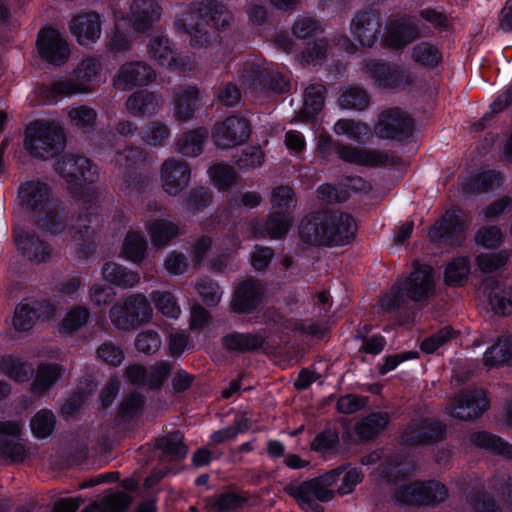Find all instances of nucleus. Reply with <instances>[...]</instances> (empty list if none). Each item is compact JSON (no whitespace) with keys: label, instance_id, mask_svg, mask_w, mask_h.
Here are the masks:
<instances>
[{"label":"nucleus","instance_id":"35","mask_svg":"<svg viewBox=\"0 0 512 512\" xmlns=\"http://www.w3.org/2000/svg\"><path fill=\"white\" fill-rule=\"evenodd\" d=\"M488 303L494 314L509 316L512 314V286L493 281L488 288Z\"/></svg>","mask_w":512,"mask_h":512},{"label":"nucleus","instance_id":"54","mask_svg":"<svg viewBox=\"0 0 512 512\" xmlns=\"http://www.w3.org/2000/svg\"><path fill=\"white\" fill-rule=\"evenodd\" d=\"M370 98L367 92L357 86L347 88L340 95L338 104L341 109L362 111L369 105Z\"/></svg>","mask_w":512,"mask_h":512},{"label":"nucleus","instance_id":"7","mask_svg":"<svg viewBox=\"0 0 512 512\" xmlns=\"http://www.w3.org/2000/svg\"><path fill=\"white\" fill-rule=\"evenodd\" d=\"M97 199L98 194L93 189L89 205L83 207L69 229L79 258H87L95 250L94 237L100 222Z\"/></svg>","mask_w":512,"mask_h":512},{"label":"nucleus","instance_id":"8","mask_svg":"<svg viewBox=\"0 0 512 512\" xmlns=\"http://www.w3.org/2000/svg\"><path fill=\"white\" fill-rule=\"evenodd\" d=\"M342 471L343 467H337L320 477L301 483H290L285 486L284 491L293 497L300 507L315 502H329L334 498V492L330 487L336 482Z\"/></svg>","mask_w":512,"mask_h":512},{"label":"nucleus","instance_id":"4","mask_svg":"<svg viewBox=\"0 0 512 512\" xmlns=\"http://www.w3.org/2000/svg\"><path fill=\"white\" fill-rule=\"evenodd\" d=\"M64 142L63 131L54 121L39 119L26 127L24 146L35 158H53L62 151Z\"/></svg>","mask_w":512,"mask_h":512},{"label":"nucleus","instance_id":"56","mask_svg":"<svg viewBox=\"0 0 512 512\" xmlns=\"http://www.w3.org/2000/svg\"><path fill=\"white\" fill-rule=\"evenodd\" d=\"M510 256L511 254L507 250H500L494 253H481L476 258V264L482 273L490 274L504 268Z\"/></svg>","mask_w":512,"mask_h":512},{"label":"nucleus","instance_id":"19","mask_svg":"<svg viewBox=\"0 0 512 512\" xmlns=\"http://www.w3.org/2000/svg\"><path fill=\"white\" fill-rule=\"evenodd\" d=\"M363 70L378 86L383 88H394L413 82L412 75L405 72L400 66L390 65L378 59L365 60Z\"/></svg>","mask_w":512,"mask_h":512},{"label":"nucleus","instance_id":"32","mask_svg":"<svg viewBox=\"0 0 512 512\" xmlns=\"http://www.w3.org/2000/svg\"><path fill=\"white\" fill-rule=\"evenodd\" d=\"M418 37V27L410 18L393 20L385 36L386 44L393 49H401Z\"/></svg>","mask_w":512,"mask_h":512},{"label":"nucleus","instance_id":"9","mask_svg":"<svg viewBox=\"0 0 512 512\" xmlns=\"http://www.w3.org/2000/svg\"><path fill=\"white\" fill-rule=\"evenodd\" d=\"M447 497L446 486L435 481L402 485L395 493L396 501L401 504L436 505L445 501Z\"/></svg>","mask_w":512,"mask_h":512},{"label":"nucleus","instance_id":"2","mask_svg":"<svg viewBox=\"0 0 512 512\" xmlns=\"http://www.w3.org/2000/svg\"><path fill=\"white\" fill-rule=\"evenodd\" d=\"M19 199L23 206L33 213L36 224L41 229L59 234L65 229L62 210L51 198L49 186L41 181L32 180L19 188Z\"/></svg>","mask_w":512,"mask_h":512},{"label":"nucleus","instance_id":"11","mask_svg":"<svg viewBox=\"0 0 512 512\" xmlns=\"http://www.w3.org/2000/svg\"><path fill=\"white\" fill-rule=\"evenodd\" d=\"M190 8L191 3L179 6L174 16V28L188 37L192 48H207L213 42L214 35L204 27V21L197 19L196 13Z\"/></svg>","mask_w":512,"mask_h":512},{"label":"nucleus","instance_id":"37","mask_svg":"<svg viewBox=\"0 0 512 512\" xmlns=\"http://www.w3.org/2000/svg\"><path fill=\"white\" fill-rule=\"evenodd\" d=\"M223 347L234 353H246L263 346L265 338L258 333L232 332L222 337Z\"/></svg>","mask_w":512,"mask_h":512},{"label":"nucleus","instance_id":"52","mask_svg":"<svg viewBox=\"0 0 512 512\" xmlns=\"http://www.w3.org/2000/svg\"><path fill=\"white\" fill-rule=\"evenodd\" d=\"M413 464L406 458L396 455L385 463L380 474L389 482L398 481L413 471Z\"/></svg>","mask_w":512,"mask_h":512},{"label":"nucleus","instance_id":"31","mask_svg":"<svg viewBox=\"0 0 512 512\" xmlns=\"http://www.w3.org/2000/svg\"><path fill=\"white\" fill-rule=\"evenodd\" d=\"M264 289L260 282L248 279L239 284L232 300V309L238 313H249L262 301Z\"/></svg>","mask_w":512,"mask_h":512},{"label":"nucleus","instance_id":"36","mask_svg":"<svg viewBox=\"0 0 512 512\" xmlns=\"http://www.w3.org/2000/svg\"><path fill=\"white\" fill-rule=\"evenodd\" d=\"M89 91L88 86L77 78H61L42 88L43 95L50 102Z\"/></svg>","mask_w":512,"mask_h":512},{"label":"nucleus","instance_id":"13","mask_svg":"<svg viewBox=\"0 0 512 512\" xmlns=\"http://www.w3.org/2000/svg\"><path fill=\"white\" fill-rule=\"evenodd\" d=\"M466 228L464 212L460 208H452L430 228L429 237L451 247L459 246L465 238Z\"/></svg>","mask_w":512,"mask_h":512},{"label":"nucleus","instance_id":"38","mask_svg":"<svg viewBox=\"0 0 512 512\" xmlns=\"http://www.w3.org/2000/svg\"><path fill=\"white\" fill-rule=\"evenodd\" d=\"M172 137V130L168 123L156 119L148 122L141 131L143 144L150 148H162L168 145Z\"/></svg>","mask_w":512,"mask_h":512},{"label":"nucleus","instance_id":"3","mask_svg":"<svg viewBox=\"0 0 512 512\" xmlns=\"http://www.w3.org/2000/svg\"><path fill=\"white\" fill-rule=\"evenodd\" d=\"M434 288L432 268L428 265L418 266L407 279L384 296L382 306L393 310L404 305L405 298L414 302L423 301L433 294Z\"/></svg>","mask_w":512,"mask_h":512},{"label":"nucleus","instance_id":"30","mask_svg":"<svg viewBox=\"0 0 512 512\" xmlns=\"http://www.w3.org/2000/svg\"><path fill=\"white\" fill-rule=\"evenodd\" d=\"M161 6L156 0H134L130 6L129 20L136 32L151 29L160 20Z\"/></svg>","mask_w":512,"mask_h":512},{"label":"nucleus","instance_id":"18","mask_svg":"<svg viewBox=\"0 0 512 512\" xmlns=\"http://www.w3.org/2000/svg\"><path fill=\"white\" fill-rule=\"evenodd\" d=\"M383 20L375 9L360 10L350 22L352 36L364 47H373L382 31Z\"/></svg>","mask_w":512,"mask_h":512},{"label":"nucleus","instance_id":"45","mask_svg":"<svg viewBox=\"0 0 512 512\" xmlns=\"http://www.w3.org/2000/svg\"><path fill=\"white\" fill-rule=\"evenodd\" d=\"M333 131L338 136H346L357 143L366 142L372 135L368 124L353 119H339L333 126Z\"/></svg>","mask_w":512,"mask_h":512},{"label":"nucleus","instance_id":"55","mask_svg":"<svg viewBox=\"0 0 512 512\" xmlns=\"http://www.w3.org/2000/svg\"><path fill=\"white\" fill-rule=\"evenodd\" d=\"M89 319V309L85 306L76 305L66 313L61 321L60 331L66 334H73L83 328L89 322Z\"/></svg>","mask_w":512,"mask_h":512},{"label":"nucleus","instance_id":"62","mask_svg":"<svg viewBox=\"0 0 512 512\" xmlns=\"http://www.w3.org/2000/svg\"><path fill=\"white\" fill-rule=\"evenodd\" d=\"M209 174L214 185L219 190H227L236 182L237 174L234 169L228 165L215 164L210 168Z\"/></svg>","mask_w":512,"mask_h":512},{"label":"nucleus","instance_id":"22","mask_svg":"<svg viewBox=\"0 0 512 512\" xmlns=\"http://www.w3.org/2000/svg\"><path fill=\"white\" fill-rule=\"evenodd\" d=\"M445 436V426L439 422L413 420L401 434V440L408 446L429 444Z\"/></svg>","mask_w":512,"mask_h":512},{"label":"nucleus","instance_id":"59","mask_svg":"<svg viewBox=\"0 0 512 512\" xmlns=\"http://www.w3.org/2000/svg\"><path fill=\"white\" fill-rule=\"evenodd\" d=\"M441 53L436 46L428 42H421L414 46L412 59L425 67H435L441 60Z\"/></svg>","mask_w":512,"mask_h":512},{"label":"nucleus","instance_id":"63","mask_svg":"<svg viewBox=\"0 0 512 512\" xmlns=\"http://www.w3.org/2000/svg\"><path fill=\"white\" fill-rule=\"evenodd\" d=\"M470 512H502L501 507L485 492H475L467 498Z\"/></svg>","mask_w":512,"mask_h":512},{"label":"nucleus","instance_id":"60","mask_svg":"<svg viewBox=\"0 0 512 512\" xmlns=\"http://www.w3.org/2000/svg\"><path fill=\"white\" fill-rule=\"evenodd\" d=\"M36 311L29 300L21 302L15 309L13 325L18 331H28L38 319Z\"/></svg>","mask_w":512,"mask_h":512},{"label":"nucleus","instance_id":"39","mask_svg":"<svg viewBox=\"0 0 512 512\" xmlns=\"http://www.w3.org/2000/svg\"><path fill=\"white\" fill-rule=\"evenodd\" d=\"M208 135V130L204 127L184 132L176 143L177 152L188 157L198 156L203 151Z\"/></svg>","mask_w":512,"mask_h":512},{"label":"nucleus","instance_id":"41","mask_svg":"<svg viewBox=\"0 0 512 512\" xmlns=\"http://www.w3.org/2000/svg\"><path fill=\"white\" fill-rule=\"evenodd\" d=\"M502 182L503 178L499 171H483L471 177L463 185V192L467 195L474 193H486L499 188Z\"/></svg>","mask_w":512,"mask_h":512},{"label":"nucleus","instance_id":"16","mask_svg":"<svg viewBox=\"0 0 512 512\" xmlns=\"http://www.w3.org/2000/svg\"><path fill=\"white\" fill-rule=\"evenodd\" d=\"M157 78L155 69L144 61H128L123 63L113 78V85L119 90H131L145 87Z\"/></svg>","mask_w":512,"mask_h":512},{"label":"nucleus","instance_id":"24","mask_svg":"<svg viewBox=\"0 0 512 512\" xmlns=\"http://www.w3.org/2000/svg\"><path fill=\"white\" fill-rule=\"evenodd\" d=\"M200 90L196 85H176L172 88L173 118L188 122L195 116Z\"/></svg>","mask_w":512,"mask_h":512},{"label":"nucleus","instance_id":"15","mask_svg":"<svg viewBox=\"0 0 512 512\" xmlns=\"http://www.w3.org/2000/svg\"><path fill=\"white\" fill-rule=\"evenodd\" d=\"M251 134L249 121L240 116H230L215 123L212 138L215 145L222 149L233 148L248 140Z\"/></svg>","mask_w":512,"mask_h":512},{"label":"nucleus","instance_id":"1","mask_svg":"<svg viewBox=\"0 0 512 512\" xmlns=\"http://www.w3.org/2000/svg\"><path fill=\"white\" fill-rule=\"evenodd\" d=\"M356 233L354 218L344 212L324 210L305 217L299 226V236L314 246H344Z\"/></svg>","mask_w":512,"mask_h":512},{"label":"nucleus","instance_id":"57","mask_svg":"<svg viewBox=\"0 0 512 512\" xmlns=\"http://www.w3.org/2000/svg\"><path fill=\"white\" fill-rule=\"evenodd\" d=\"M470 262L467 257H457L445 269V282L451 286H460L468 278Z\"/></svg>","mask_w":512,"mask_h":512},{"label":"nucleus","instance_id":"21","mask_svg":"<svg viewBox=\"0 0 512 512\" xmlns=\"http://www.w3.org/2000/svg\"><path fill=\"white\" fill-rule=\"evenodd\" d=\"M192 11L199 20L211 25L216 30H226L234 21L231 11L218 0H198L191 2Z\"/></svg>","mask_w":512,"mask_h":512},{"label":"nucleus","instance_id":"27","mask_svg":"<svg viewBox=\"0 0 512 512\" xmlns=\"http://www.w3.org/2000/svg\"><path fill=\"white\" fill-rule=\"evenodd\" d=\"M70 31L81 46L91 47L101 36V16L96 12L79 14L72 19Z\"/></svg>","mask_w":512,"mask_h":512},{"label":"nucleus","instance_id":"47","mask_svg":"<svg viewBox=\"0 0 512 512\" xmlns=\"http://www.w3.org/2000/svg\"><path fill=\"white\" fill-rule=\"evenodd\" d=\"M132 502L130 495L124 492L110 493L100 501L92 503L82 512H124Z\"/></svg>","mask_w":512,"mask_h":512},{"label":"nucleus","instance_id":"48","mask_svg":"<svg viewBox=\"0 0 512 512\" xmlns=\"http://www.w3.org/2000/svg\"><path fill=\"white\" fill-rule=\"evenodd\" d=\"M147 251V241L142 234L136 231H129L126 234L122 245V255L125 259L140 263Z\"/></svg>","mask_w":512,"mask_h":512},{"label":"nucleus","instance_id":"33","mask_svg":"<svg viewBox=\"0 0 512 512\" xmlns=\"http://www.w3.org/2000/svg\"><path fill=\"white\" fill-rule=\"evenodd\" d=\"M101 275L104 280L122 289L134 288L141 279L137 271L130 270L115 262L105 263L102 267Z\"/></svg>","mask_w":512,"mask_h":512},{"label":"nucleus","instance_id":"61","mask_svg":"<svg viewBox=\"0 0 512 512\" xmlns=\"http://www.w3.org/2000/svg\"><path fill=\"white\" fill-rule=\"evenodd\" d=\"M151 298L156 308L164 315L170 318H178L181 313L175 297L167 291H153Z\"/></svg>","mask_w":512,"mask_h":512},{"label":"nucleus","instance_id":"12","mask_svg":"<svg viewBox=\"0 0 512 512\" xmlns=\"http://www.w3.org/2000/svg\"><path fill=\"white\" fill-rule=\"evenodd\" d=\"M57 173L71 185L92 184L98 180V167L85 156L67 154L56 163Z\"/></svg>","mask_w":512,"mask_h":512},{"label":"nucleus","instance_id":"14","mask_svg":"<svg viewBox=\"0 0 512 512\" xmlns=\"http://www.w3.org/2000/svg\"><path fill=\"white\" fill-rule=\"evenodd\" d=\"M412 118L400 108L384 110L375 124L374 131L381 139L404 140L413 133Z\"/></svg>","mask_w":512,"mask_h":512},{"label":"nucleus","instance_id":"34","mask_svg":"<svg viewBox=\"0 0 512 512\" xmlns=\"http://www.w3.org/2000/svg\"><path fill=\"white\" fill-rule=\"evenodd\" d=\"M291 218L288 213L274 212L266 220L265 224L260 222L252 223V234L254 237H270L272 239L282 238L289 230Z\"/></svg>","mask_w":512,"mask_h":512},{"label":"nucleus","instance_id":"26","mask_svg":"<svg viewBox=\"0 0 512 512\" xmlns=\"http://www.w3.org/2000/svg\"><path fill=\"white\" fill-rule=\"evenodd\" d=\"M37 46L41 57L49 63L60 65L68 59V44L55 29L42 30L38 35Z\"/></svg>","mask_w":512,"mask_h":512},{"label":"nucleus","instance_id":"6","mask_svg":"<svg viewBox=\"0 0 512 512\" xmlns=\"http://www.w3.org/2000/svg\"><path fill=\"white\" fill-rule=\"evenodd\" d=\"M152 316V308L146 296L132 293L119 298L109 310V318L113 326L119 330L130 331L148 322Z\"/></svg>","mask_w":512,"mask_h":512},{"label":"nucleus","instance_id":"29","mask_svg":"<svg viewBox=\"0 0 512 512\" xmlns=\"http://www.w3.org/2000/svg\"><path fill=\"white\" fill-rule=\"evenodd\" d=\"M14 238L18 251L33 263H43L50 259L51 246L34 233L14 230Z\"/></svg>","mask_w":512,"mask_h":512},{"label":"nucleus","instance_id":"53","mask_svg":"<svg viewBox=\"0 0 512 512\" xmlns=\"http://www.w3.org/2000/svg\"><path fill=\"white\" fill-rule=\"evenodd\" d=\"M61 372V367L56 364L39 365L33 382V391L43 393L49 390L56 383Z\"/></svg>","mask_w":512,"mask_h":512},{"label":"nucleus","instance_id":"44","mask_svg":"<svg viewBox=\"0 0 512 512\" xmlns=\"http://www.w3.org/2000/svg\"><path fill=\"white\" fill-rule=\"evenodd\" d=\"M174 46L167 35L155 34L149 38L147 54L159 66L165 67L172 60Z\"/></svg>","mask_w":512,"mask_h":512},{"label":"nucleus","instance_id":"25","mask_svg":"<svg viewBox=\"0 0 512 512\" xmlns=\"http://www.w3.org/2000/svg\"><path fill=\"white\" fill-rule=\"evenodd\" d=\"M144 161V150L134 145L126 146L123 151L117 153L115 165L118 168L119 175L122 176L121 189H128L137 185L136 168Z\"/></svg>","mask_w":512,"mask_h":512},{"label":"nucleus","instance_id":"10","mask_svg":"<svg viewBox=\"0 0 512 512\" xmlns=\"http://www.w3.org/2000/svg\"><path fill=\"white\" fill-rule=\"evenodd\" d=\"M489 408V400L484 390H463L456 394L445 407L452 418L472 421L480 417Z\"/></svg>","mask_w":512,"mask_h":512},{"label":"nucleus","instance_id":"51","mask_svg":"<svg viewBox=\"0 0 512 512\" xmlns=\"http://www.w3.org/2000/svg\"><path fill=\"white\" fill-rule=\"evenodd\" d=\"M510 361H512V336L500 339L495 345L487 349L483 355V362L489 367Z\"/></svg>","mask_w":512,"mask_h":512},{"label":"nucleus","instance_id":"42","mask_svg":"<svg viewBox=\"0 0 512 512\" xmlns=\"http://www.w3.org/2000/svg\"><path fill=\"white\" fill-rule=\"evenodd\" d=\"M146 228L153 244L158 248L166 246L179 234V226L168 219L150 221Z\"/></svg>","mask_w":512,"mask_h":512},{"label":"nucleus","instance_id":"64","mask_svg":"<svg viewBox=\"0 0 512 512\" xmlns=\"http://www.w3.org/2000/svg\"><path fill=\"white\" fill-rule=\"evenodd\" d=\"M489 487L501 493L507 509L512 511V479L505 472H499L489 480Z\"/></svg>","mask_w":512,"mask_h":512},{"label":"nucleus","instance_id":"50","mask_svg":"<svg viewBox=\"0 0 512 512\" xmlns=\"http://www.w3.org/2000/svg\"><path fill=\"white\" fill-rule=\"evenodd\" d=\"M157 446L170 460L183 459L187 454L184 436L179 431H173L157 440Z\"/></svg>","mask_w":512,"mask_h":512},{"label":"nucleus","instance_id":"49","mask_svg":"<svg viewBox=\"0 0 512 512\" xmlns=\"http://www.w3.org/2000/svg\"><path fill=\"white\" fill-rule=\"evenodd\" d=\"M71 124L82 132L93 131L96 126L97 112L87 105L71 106L67 111Z\"/></svg>","mask_w":512,"mask_h":512},{"label":"nucleus","instance_id":"58","mask_svg":"<svg viewBox=\"0 0 512 512\" xmlns=\"http://www.w3.org/2000/svg\"><path fill=\"white\" fill-rule=\"evenodd\" d=\"M56 424L54 413L49 409H41L30 421L33 435L37 438H46L52 434Z\"/></svg>","mask_w":512,"mask_h":512},{"label":"nucleus","instance_id":"5","mask_svg":"<svg viewBox=\"0 0 512 512\" xmlns=\"http://www.w3.org/2000/svg\"><path fill=\"white\" fill-rule=\"evenodd\" d=\"M238 79L242 86L258 91L265 88L274 93L282 94L288 91L289 82L276 71L273 64L265 59L251 57L246 59L238 70Z\"/></svg>","mask_w":512,"mask_h":512},{"label":"nucleus","instance_id":"23","mask_svg":"<svg viewBox=\"0 0 512 512\" xmlns=\"http://www.w3.org/2000/svg\"><path fill=\"white\" fill-rule=\"evenodd\" d=\"M21 428L17 421H0V458L13 463L23 462L25 446L19 441Z\"/></svg>","mask_w":512,"mask_h":512},{"label":"nucleus","instance_id":"40","mask_svg":"<svg viewBox=\"0 0 512 512\" xmlns=\"http://www.w3.org/2000/svg\"><path fill=\"white\" fill-rule=\"evenodd\" d=\"M326 87L322 84H311L305 89L304 106L299 112L301 121H310L318 114L324 105Z\"/></svg>","mask_w":512,"mask_h":512},{"label":"nucleus","instance_id":"20","mask_svg":"<svg viewBox=\"0 0 512 512\" xmlns=\"http://www.w3.org/2000/svg\"><path fill=\"white\" fill-rule=\"evenodd\" d=\"M160 179L163 190L171 196H177L188 187L191 168L184 160L167 158L161 165Z\"/></svg>","mask_w":512,"mask_h":512},{"label":"nucleus","instance_id":"43","mask_svg":"<svg viewBox=\"0 0 512 512\" xmlns=\"http://www.w3.org/2000/svg\"><path fill=\"white\" fill-rule=\"evenodd\" d=\"M470 442L479 448L512 459V445L491 433L475 432L470 435Z\"/></svg>","mask_w":512,"mask_h":512},{"label":"nucleus","instance_id":"28","mask_svg":"<svg viewBox=\"0 0 512 512\" xmlns=\"http://www.w3.org/2000/svg\"><path fill=\"white\" fill-rule=\"evenodd\" d=\"M125 108L132 116L151 118L162 110L163 99L159 93L142 89L129 95L125 102Z\"/></svg>","mask_w":512,"mask_h":512},{"label":"nucleus","instance_id":"17","mask_svg":"<svg viewBox=\"0 0 512 512\" xmlns=\"http://www.w3.org/2000/svg\"><path fill=\"white\" fill-rule=\"evenodd\" d=\"M342 161L361 166H395L400 158L392 153L377 149L357 148L341 142L337 154Z\"/></svg>","mask_w":512,"mask_h":512},{"label":"nucleus","instance_id":"46","mask_svg":"<svg viewBox=\"0 0 512 512\" xmlns=\"http://www.w3.org/2000/svg\"><path fill=\"white\" fill-rule=\"evenodd\" d=\"M389 422V415L385 412L370 413L356 424V434L364 440H369L381 433Z\"/></svg>","mask_w":512,"mask_h":512}]
</instances>
